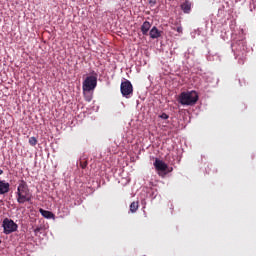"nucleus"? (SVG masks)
<instances>
[{
	"label": "nucleus",
	"instance_id": "16",
	"mask_svg": "<svg viewBox=\"0 0 256 256\" xmlns=\"http://www.w3.org/2000/svg\"><path fill=\"white\" fill-rule=\"evenodd\" d=\"M160 117L161 119H169V115H167L166 113H162Z\"/></svg>",
	"mask_w": 256,
	"mask_h": 256
},
{
	"label": "nucleus",
	"instance_id": "20",
	"mask_svg": "<svg viewBox=\"0 0 256 256\" xmlns=\"http://www.w3.org/2000/svg\"><path fill=\"white\" fill-rule=\"evenodd\" d=\"M0 175H3V170H0Z\"/></svg>",
	"mask_w": 256,
	"mask_h": 256
},
{
	"label": "nucleus",
	"instance_id": "6",
	"mask_svg": "<svg viewBox=\"0 0 256 256\" xmlns=\"http://www.w3.org/2000/svg\"><path fill=\"white\" fill-rule=\"evenodd\" d=\"M120 91L125 99H131L133 96V84H131V81L125 80L121 82Z\"/></svg>",
	"mask_w": 256,
	"mask_h": 256
},
{
	"label": "nucleus",
	"instance_id": "11",
	"mask_svg": "<svg viewBox=\"0 0 256 256\" xmlns=\"http://www.w3.org/2000/svg\"><path fill=\"white\" fill-rule=\"evenodd\" d=\"M149 29H151V23L149 21H145L141 26L142 35H148Z\"/></svg>",
	"mask_w": 256,
	"mask_h": 256
},
{
	"label": "nucleus",
	"instance_id": "19",
	"mask_svg": "<svg viewBox=\"0 0 256 256\" xmlns=\"http://www.w3.org/2000/svg\"><path fill=\"white\" fill-rule=\"evenodd\" d=\"M91 99V95L85 96V100L88 101V103L91 102Z\"/></svg>",
	"mask_w": 256,
	"mask_h": 256
},
{
	"label": "nucleus",
	"instance_id": "13",
	"mask_svg": "<svg viewBox=\"0 0 256 256\" xmlns=\"http://www.w3.org/2000/svg\"><path fill=\"white\" fill-rule=\"evenodd\" d=\"M137 209H139V202H132L130 204V211H131V213H136Z\"/></svg>",
	"mask_w": 256,
	"mask_h": 256
},
{
	"label": "nucleus",
	"instance_id": "18",
	"mask_svg": "<svg viewBox=\"0 0 256 256\" xmlns=\"http://www.w3.org/2000/svg\"><path fill=\"white\" fill-rule=\"evenodd\" d=\"M176 31L178 32V33H183V27H177V29H176Z\"/></svg>",
	"mask_w": 256,
	"mask_h": 256
},
{
	"label": "nucleus",
	"instance_id": "14",
	"mask_svg": "<svg viewBox=\"0 0 256 256\" xmlns=\"http://www.w3.org/2000/svg\"><path fill=\"white\" fill-rule=\"evenodd\" d=\"M37 143H38V141L35 136H32L29 138V145H31V147H35V145H37Z\"/></svg>",
	"mask_w": 256,
	"mask_h": 256
},
{
	"label": "nucleus",
	"instance_id": "5",
	"mask_svg": "<svg viewBox=\"0 0 256 256\" xmlns=\"http://www.w3.org/2000/svg\"><path fill=\"white\" fill-rule=\"evenodd\" d=\"M2 227L4 229L5 235H11V233H15L17 229H19V225L15 223L12 219L5 218L2 223Z\"/></svg>",
	"mask_w": 256,
	"mask_h": 256
},
{
	"label": "nucleus",
	"instance_id": "3",
	"mask_svg": "<svg viewBox=\"0 0 256 256\" xmlns=\"http://www.w3.org/2000/svg\"><path fill=\"white\" fill-rule=\"evenodd\" d=\"M154 167L156 169L157 175H159V177H162V179L167 177V175H169V173L173 171V167H169V165H167L163 161H155Z\"/></svg>",
	"mask_w": 256,
	"mask_h": 256
},
{
	"label": "nucleus",
	"instance_id": "1",
	"mask_svg": "<svg viewBox=\"0 0 256 256\" xmlns=\"http://www.w3.org/2000/svg\"><path fill=\"white\" fill-rule=\"evenodd\" d=\"M31 199H33V194L29 191L27 184L22 181L17 188V201L23 205V203L31 202Z\"/></svg>",
	"mask_w": 256,
	"mask_h": 256
},
{
	"label": "nucleus",
	"instance_id": "12",
	"mask_svg": "<svg viewBox=\"0 0 256 256\" xmlns=\"http://www.w3.org/2000/svg\"><path fill=\"white\" fill-rule=\"evenodd\" d=\"M236 59H238V63L240 65H244L245 59H247V54H245V53H242V55L237 54Z\"/></svg>",
	"mask_w": 256,
	"mask_h": 256
},
{
	"label": "nucleus",
	"instance_id": "4",
	"mask_svg": "<svg viewBox=\"0 0 256 256\" xmlns=\"http://www.w3.org/2000/svg\"><path fill=\"white\" fill-rule=\"evenodd\" d=\"M95 87H97V77L95 76H88L84 80L82 84V89L84 95H87L86 93H89L91 91H94Z\"/></svg>",
	"mask_w": 256,
	"mask_h": 256
},
{
	"label": "nucleus",
	"instance_id": "7",
	"mask_svg": "<svg viewBox=\"0 0 256 256\" xmlns=\"http://www.w3.org/2000/svg\"><path fill=\"white\" fill-rule=\"evenodd\" d=\"M192 5L193 4L191 3V1L185 0V2L180 5V9L183 11V13L189 15V13H191Z\"/></svg>",
	"mask_w": 256,
	"mask_h": 256
},
{
	"label": "nucleus",
	"instance_id": "8",
	"mask_svg": "<svg viewBox=\"0 0 256 256\" xmlns=\"http://www.w3.org/2000/svg\"><path fill=\"white\" fill-rule=\"evenodd\" d=\"M149 35L151 39H159L161 35H163V31H160L157 27H152V29L149 32Z\"/></svg>",
	"mask_w": 256,
	"mask_h": 256
},
{
	"label": "nucleus",
	"instance_id": "2",
	"mask_svg": "<svg viewBox=\"0 0 256 256\" xmlns=\"http://www.w3.org/2000/svg\"><path fill=\"white\" fill-rule=\"evenodd\" d=\"M199 101V94L195 91L182 92L178 97L180 105L193 107Z\"/></svg>",
	"mask_w": 256,
	"mask_h": 256
},
{
	"label": "nucleus",
	"instance_id": "10",
	"mask_svg": "<svg viewBox=\"0 0 256 256\" xmlns=\"http://www.w3.org/2000/svg\"><path fill=\"white\" fill-rule=\"evenodd\" d=\"M39 213H41L42 217H44L45 219H55V214H53V212L51 211L40 208Z\"/></svg>",
	"mask_w": 256,
	"mask_h": 256
},
{
	"label": "nucleus",
	"instance_id": "9",
	"mask_svg": "<svg viewBox=\"0 0 256 256\" xmlns=\"http://www.w3.org/2000/svg\"><path fill=\"white\" fill-rule=\"evenodd\" d=\"M9 182H5V180L0 181V195H5V193H9Z\"/></svg>",
	"mask_w": 256,
	"mask_h": 256
},
{
	"label": "nucleus",
	"instance_id": "15",
	"mask_svg": "<svg viewBox=\"0 0 256 256\" xmlns=\"http://www.w3.org/2000/svg\"><path fill=\"white\" fill-rule=\"evenodd\" d=\"M80 167H82V169H85V167H87V161H80Z\"/></svg>",
	"mask_w": 256,
	"mask_h": 256
},
{
	"label": "nucleus",
	"instance_id": "17",
	"mask_svg": "<svg viewBox=\"0 0 256 256\" xmlns=\"http://www.w3.org/2000/svg\"><path fill=\"white\" fill-rule=\"evenodd\" d=\"M41 232V227H37L35 230H34V233L35 235H37L38 233Z\"/></svg>",
	"mask_w": 256,
	"mask_h": 256
}]
</instances>
